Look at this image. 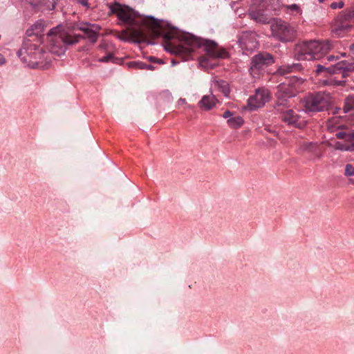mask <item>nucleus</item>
Instances as JSON below:
<instances>
[{
  "instance_id": "b1692460",
  "label": "nucleus",
  "mask_w": 354,
  "mask_h": 354,
  "mask_svg": "<svg viewBox=\"0 0 354 354\" xmlns=\"http://www.w3.org/2000/svg\"><path fill=\"white\" fill-rule=\"evenodd\" d=\"M321 84L323 85H334V86H343L345 84V81H337L335 80L322 81Z\"/></svg>"
},
{
  "instance_id": "c85d7f7f",
  "label": "nucleus",
  "mask_w": 354,
  "mask_h": 354,
  "mask_svg": "<svg viewBox=\"0 0 354 354\" xmlns=\"http://www.w3.org/2000/svg\"><path fill=\"white\" fill-rule=\"evenodd\" d=\"M306 149H309L312 151H314L315 148L317 147V145L313 142H308L304 145Z\"/></svg>"
},
{
  "instance_id": "0eeeda50",
  "label": "nucleus",
  "mask_w": 354,
  "mask_h": 354,
  "mask_svg": "<svg viewBox=\"0 0 354 354\" xmlns=\"http://www.w3.org/2000/svg\"><path fill=\"white\" fill-rule=\"evenodd\" d=\"M330 105L328 97L324 94L318 93L310 95L305 100V109L307 111H320Z\"/></svg>"
},
{
  "instance_id": "72a5a7b5",
  "label": "nucleus",
  "mask_w": 354,
  "mask_h": 354,
  "mask_svg": "<svg viewBox=\"0 0 354 354\" xmlns=\"http://www.w3.org/2000/svg\"><path fill=\"white\" fill-rule=\"evenodd\" d=\"M187 104L186 100L184 98H180L177 102L178 106L185 105Z\"/></svg>"
},
{
  "instance_id": "c756f323",
  "label": "nucleus",
  "mask_w": 354,
  "mask_h": 354,
  "mask_svg": "<svg viewBox=\"0 0 354 354\" xmlns=\"http://www.w3.org/2000/svg\"><path fill=\"white\" fill-rule=\"evenodd\" d=\"M343 6H344V3H343V1H341L339 2L332 3L330 4V8L333 9H336L337 8H341L343 7Z\"/></svg>"
},
{
  "instance_id": "a878e982",
  "label": "nucleus",
  "mask_w": 354,
  "mask_h": 354,
  "mask_svg": "<svg viewBox=\"0 0 354 354\" xmlns=\"http://www.w3.org/2000/svg\"><path fill=\"white\" fill-rule=\"evenodd\" d=\"M28 2L34 7L46 6V0H28Z\"/></svg>"
},
{
  "instance_id": "7ed1b4c3",
  "label": "nucleus",
  "mask_w": 354,
  "mask_h": 354,
  "mask_svg": "<svg viewBox=\"0 0 354 354\" xmlns=\"http://www.w3.org/2000/svg\"><path fill=\"white\" fill-rule=\"evenodd\" d=\"M334 47L330 41H304L298 43L294 48L295 57L298 60H319Z\"/></svg>"
},
{
  "instance_id": "a19ab883",
  "label": "nucleus",
  "mask_w": 354,
  "mask_h": 354,
  "mask_svg": "<svg viewBox=\"0 0 354 354\" xmlns=\"http://www.w3.org/2000/svg\"><path fill=\"white\" fill-rule=\"evenodd\" d=\"M271 9H276V8L274 6H271Z\"/></svg>"
},
{
  "instance_id": "f704fd0d",
  "label": "nucleus",
  "mask_w": 354,
  "mask_h": 354,
  "mask_svg": "<svg viewBox=\"0 0 354 354\" xmlns=\"http://www.w3.org/2000/svg\"><path fill=\"white\" fill-rule=\"evenodd\" d=\"M338 59V57H335L334 55H329L327 57V60L328 62H333Z\"/></svg>"
},
{
  "instance_id": "79ce46f5",
  "label": "nucleus",
  "mask_w": 354,
  "mask_h": 354,
  "mask_svg": "<svg viewBox=\"0 0 354 354\" xmlns=\"http://www.w3.org/2000/svg\"><path fill=\"white\" fill-rule=\"evenodd\" d=\"M345 55H346L345 53H342V54H341V56H342V57H344V56H345Z\"/></svg>"
},
{
  "instance_id": "dca6fc26",
  "label": "nucleus",
  "mask_w": 354,
  "mask_h": 354,
  "mask_svg": "<svg viewBox=\"0 0 354 354\" xmlns=\"http://www.w3.org/2000/svg\"><path fill=\"white\" fill-rule=\"evenodd\" d=\"M217 103V99L212 93H210L203 96L198 102V106L203 110L209 111L215 107Z\"/></svg>"
},
{
  "instance_id": "37998d69",
  "label": "nucleus",
  "mask_w": 354,
  "mask_h": 354,
  "mask_svg": "<svg viewBox=\"0 0 354 354\" xmlns=\"http://www.w3.org/2000/svg\"><path fill=\"white\" fill-rule=\"evenodd\" d=\"M320 3L324 2L325 0H318Z\"/></svg>"
},
{
  "instance_id": "f03ea898",
  "label": "nucleus",
  "mask_w": 354,
  "mask_h": 354,
  "mask_svg": "<svg viewBox=\"0 0 354 354\" xmlns=\"http://www.w3.org/2000/svg\"><path fill=\"white\" fill-rule=\"evenodd\" d=\"M203 47L207 55L201 57L200 64L205 68L213 67L214 64H209V59L225 58L227 52L213 41L201 40L190 34L180 36L178 45L174 46V52L176 54H189L198 47Z\"/></svg>"
},
{
  "instance_id": "393cba45",
  "label": "nucleus",
  "mask_w": 354,
  "mask_h": 354,
  "mask_svg": "<svg viewBox=\"0 0 354 354\" xmlns=\"http://www.w3.org/2000/svg\"><path fill=\"white\" fill-rule=\"evenodd\" d=\"M344 175L346 176H354V166L351 164L346 165Z\"/></svg>"
},
{
  "instance_id": "c9c22d12",
  "label": "nucleus",
  "mask_w": 354,
  "mask_h": 354,
  "mask_svg": "<svg viewBox=\"0 0 354 354\" xmlns=\"http://www.w3.org/2000/svg\"><path fill=\"white\" fill-rule=\"evenodd\" d=\"M80 3L85 7H88V1L87 0H77Z\"/></svg>"
},
{
  "instance_id": "58836bf2",
  "label": "nucleus",
  "mask_w": 354,
  "mask_h": 354,
  "mask_svg": "<svg viewBox=\"0 0 354 354\" xmlns=\"http://www.w3.org/2000/svg\"><path fill=\"white\" fill-rule=\"evenodd\" d=\"M349 182H350L351 184L354 185V178H351L349 180Z\"/></svg>"
},
{
  "instance_id": "4c0bfd02",
  "label": "nucleus",
  "mask_w": 354,
  "mask_h": 354,
  "mask_svg": "<svg viewBox=\"0 0 354 354\" xmlns=\"http://www.w3.org/2000/svg\"><path fill=\"white\" fill-rule=\"evenodd\" d=\"M153 68L154 67L152 65H147V64H145V67L144 68V69L153 70Z\"/></svg>"
},
{
  "instance_id": "7c9ffc66",
  "label": "nucleus",
  "mask_w": 354,
  "mask_h": 354,
  "mask_svg": "<svg viewBox=\"0 0 354 354\" xmlns=\"http://www.w3.org/2000/svg\"><path fill=\"white\" fill-rule=\"evenodd\" d=\"M288 9L292 10V11H295L297 12H300L301 10L299 8V6L297 5V4H292V5H290V6H286Z\"/></svg>"
},
{
  "instance_id": "f3484780",
  "label": "nucleus",
  "mask_w": 354,
  "mask_h": 354,
  "mask_svg": "<svg viewBox=\"0 0 354 354\" xmlns=\"http://www.w3.org/2000/svg\"><path fill=\"white\" fill-rule=\"evenodd\" d=\"M243 123L244 120L243 118L237 115H234L227 120V125L232 129H239Z\"/></svg>"
},
{
  "instance_id": "1a4fd4ad",
  "label": "nucleus",
  "mask_w": 354,
  "mask_h": 354,
  "mask_svg": "<svg viewBox=\"0 0 354 354\" xmlns=\"http://www.w3.org/2000/svg\"><path fill=\"white\" fill-rule=\"evenodd\" d=\"M270 99V94L268 90L265 88L257 89L255 93L248 100V106L251 110L262 107Z\"/></svg>"
},
{
  "instance_id": "f8f14e48",
  "label": "nucleus",
  "mask_w": 354,
  "mask_h": 354,
  "mask_svg": "<svg viewBox=\"0 0 354 354\" xmlns=\"http://www.w3.org/2000/svg\"><path fill=\"white\" fill-rule=\"evenodd\" d=\"M77 29L84 32L86 37L93 43H95L97 39L98 33L100 30V27L97 24L81 23L77 25Z\"/></svg>"
},
{
  "instance_id": "ddd939ff",
  "label": "nucleus",
  "mask_w": 354,
  "mask_h": 354,
  "mask_svg": "<svg viewBox=\"0 0 354 354\" xmlns=\"http://www.w3.org/2000/svg\"><path fill=\"white\" fill-rule=\"evenodd\" d=\"M327 145L337 150L352 151L354 150V133H348L346 139L343 141L335 142L334 144L328 142Z\"/></svg>"
},
{
  "instance_id": "20e7f679",
  "label": "nucleus",
  "mask_w": 354,
  "mask_h": 354,
  "mask_svg": "<svg viewBox=\"0 0 354 354\" xmlns=\"http://www.w3.org/2000/svg\"><path fill=\"white\" fill-rule=\"evenodd\" d=\"M250 15L256 21L263 24L270 23L272 35L281 41H290L296 37L297 31L295 28L281 19H274L270 21L267 15L260 11L251 12Z\"/></svg>"
},
{
  "instance_id": "4468645a",
  "label": "nucleus",
  "mask_w": 354,
  "mask_h": 354,
  "mask_svg": "<svg viewBox=\"0 0 354 354\" xmlns=\"http://www.w3.org/2000/svg\"><path fill=\"white\" fill-rule=\"evenodd\" d=\"M240 43L245 50L252 51L258 46L257 35L254 32H245L241 36Z\"/></svg>"
},
{
  "instance_id": "aec40b11",
  "label": "nucleus",
  "mask_w": 354,
  "mask_h": 354,
  "mask_svg": "<svg viewBox=\"0 0 354 354\" xmlns=\"http://www.w3.org/2000/svg\"><path fill=\"white\" fill-rule=\"evenodd\" d=\"M148 26L151 28L153 35L155 37H158L161 35V31L159 28V24L156 21L154 20H149Z\"/></svg>"
},
{
  "instance_id": "473e14b6",
  "label": "nucleus",
  "mask_w": 354,
  "mask_h": 354,
  "mask_svg": "<svg viewBox=\"0 0 354 354\" xmlns=\"http://www.w3.org/2000/svg\"><path fill=\"white\" fill-rule=\"evenodd\" d=\"M234 115L235 114L230 111H225L223 114V117L224 118L227 119V120L229 118L233 117Z\"/></svg>"
},
{
  "instance_id": "39448f33",
  "label": "nucleus",
  "mask_w": 354,
  "mask_h": 354,
  "mask_svg": "<svg viewBox=\"0 0 354 354\" xmlns=\"http://www.w3.org/2000/svg\"><path fill=\"white\" fill-rule=\"evenodd\" d=\"M110 12L115 15L119 20L127 25H132L136 22V12L129 7L115 3L109 5Z\"/></svg>"
},
{
  "instance_id": "a211bd4d",
  "label": "nucleus",
  "mask_w": 354,
  "mask_h": 354,
  "mask_svg": "<svg viewBox=\"0 0 354 354\" xmlns=\"http://www.w3.org/2000/svg\"><path fill=\"white\" fill-rule=\"evenodd\" d=\"M214 86L216 87L225 97L230 95V88L227 82L223 80H215Z\"/></svg>"
},
{
  "instance_id": "e433bc0d",
  "label": "nucleus",
  "mask_w": 354,
  "mask_h": 354,
  "mask_svg": "<svg viewBox=\"0 0 354 354\" xmlns=\"http://www.w3.org/2000/svg\"><path fill=\"white\" fill-rule=\"evenodd\" d=\"M6 63V59L4 58V57L0 54V66H2L3 64H5Z\"/></svg>"
},
{
  "instance_id": "2f4dec72",
  "label": "nucleus",
  "mask_w": 354,
  "mask_h": 354,
  "mask_svg": "<svg viewBox=\"0 0 354 354\" xmlns=\"http://www.w3.org/2000/svg\"><path fill=\"white\" fill-rule=\"evenodd\" d=\"M348 134V133L339 131L336 133V136L338 139L342 140L343 141L344 139H346Z\"/></svg>"
},
{
  "instance_id": "4be33fe9",
  "label": "nucleus",
  "mask_w": 354,
  "mask_h": 354,
  "mask_svg": "<svg viewBox=\"0 0 354 354\" xmlns=\"http://www.w3.org/2000/svg\"><path fill=\"white\" fill-rule=\"evenodd\" d=\"M127 66L128 68H130L144 70V68L145 67V64L140 61H133L127 63Z\"/></svg>"
},
{
  "instance_id": "f257e3e1",
  "label": "nucleus",
  "mask_w": 354,
  "mask_h": 354,
  "mask_svg": "<svg viewBox=\"0 0 354 354\" xmlns=\"http://www.w3.org/2000/svg\"><path fill=\"white\" fill-rule=\"evenodd\" d=\"M42 30L41 24H36L32 29L27 30L30 38L24 42L18 52L21 59L32 68L47 66L52 61L50 53L60 56L65 52L64 43H71L65 38L66 34L60 26L52 28L45 39L38 37Z\"/></svg>"
},
{
  "instance_id": "412c9836",
  "label": "nucleus",
  "mask_w": 354,
  "mask_h": 354,
  "mask_svg": "<svg viewBox=\"0 0 354 354\" xmlns=\"http://www.w3.org/2000/svg\"><path fill=\"white\" fill-rule=\"evenodd\" d=\"M354 109V94L348 95L345 100L344 112L347 113Z\"/></svg>"
},
{
  "instance_id": "5701e85b",
  "label": "nucleus",
  "mask_w": 354,
  "mask_h": 354,
  "mask_svg": "<svg viewBox=\"0 0 354 354\" xmlns=\"http://www.w3.org/2000/svg\"><path fill=\"white\" fill-rule=\"evenodd\" d=\"M130 34L133 39L135 40H142L145 38L144 32L140 30H131L130 31Z\"/></svg>"
},
{
  "instance_id": "cd10ccee",
  "label": "nucleus",
  "mask_w": 354,
  "mask_h": 354,
  "mask_svg": "<svg viewBox=\"0 0 354 354\" xmlns=\"http://www.w3.org/2000/svg\"><path fill=\"white\" fill-rule=\"evenodd\" d=\"M111 59H112V54L111 53H109L106 56H104V57H103L102 58H99L98 59V62H108Z\"/></svg>"
},
{
  "instance_id": "bb28decb",
  "label": "nucleus",
  "mask_w": 354,
  "mask_h": 354,
  "mask_svg": "<svg viewBox=\"0 0 354 354\" xmlns=\"http://www.w3.org/2000/svg\"><path fill=\"white\" fill-rule=\"evenodd\" d=\"M337 120V118H333L331 120H329L326 124L327 129L330 131H333L335 130V127H333V123H335Z\"/></svg>"
},
{
  "instance_id": "ea45409f",
  "label": "nucleus",
  "mask_w": 354,
  "mask_h": 354,
  "mask_svg": "<svg viewBox=\"0 0 354 354\" xmlns=\"http://www.w3.org/2000/svg\"><path fill=\"white\" fill-rule=\"evenodd\" d=\"M350 48H351V50H353V51H354V44L351 45V46H350Z\"/></svg>"
},
{
  "instance_id": "9d476101",
  "label": "nucleus",
  "mask_w": 354,
  "mask_h": 354,
  "mask_svg": "<svg viewBox=\"0 0 354 354\" xmlns=\"http://www.w3.org/2000/svg\"><path fill=\"white\" fill-rule=\"evenodd\" d=\"M354 24V8L339 17L335 22V31L348 30Z\"/></svg>"
},
{
  "instance_id": "6ab92c4d",
  "label": "nucleus",
  "mask_w": 354,
  "mask_h": 354,
  "mask_svg": "<svg viewBox=\"0 0 354 354\" xmlns=\"http://www.w3.org/2000/svg\"><path fill=\"white\" fill-rule=\"evenodd\" d=\"M300 65L298 64H294L292 65H284L279 67L278 73L281 75H285L289 73L294 72L295 71L300 70Z\"/></svg>"
},
{
  "instance_id": "6e6552de",
  "label": "nucleus",
  "mask_w": 354,
  "mask_h": 354,
  "mask_svg": "<svg viewBox=\"0 0 354 354\" xmlns=\"http://www.w3.org/2000/svg\"><path fill=\"white\" fill-rule=\"evenodd\" d=\"M272 57L268 53H261L255 55L252 59L250 67V73L254 78L260 77L261 71L264 67L273 63Z\"/></svg>"
},
{
  "instance_id": "9b49d317",
  "label": "nucleus",
  "mask_w": 354,
  "mask_h": 354,
  "mask_svg": "<svg viewBox=\"0 0 354 354\" xmlns=\"http://www.w3.org/2000/svg\"><path fill=\"white\" fill-rule=\"evenodd\" d=\"M286 104H283V102L280 104L279 102L276 104V110L281 114L282 120L288 124L299 126V115L292 109H286Z\"/></svg>"
},
{
  "instance_id": "423d86ee",
  "label": "nucleus",
  "mask_w": 354,
  "mask_h": 354,
  "mask_svg": "<svg viewBox=\"0 0 354 354\" xmlns=\"http://www.w3.org/2000/svg\"><path fill=\"white\" fill-rule=\"evenodd\" d=\"M354 71V58H353L351 61H342L338 62L334 66H331L329 67H325L322 65L317 64V68L315 71L316 75H321L323 72H326L328 74H335L338 72L342 71L343 77H346L347 76L348 72H351Z\"/></svg>"
},
{
  "instance_id": "2eb2a0df",
  "label": "nucleus",
  "mask_w": 354,
  "mask_h": 354,
  "mask_svg": "<svg viewBox=\"0 0 354 354\" xmlns=\"http://www.w3.org/2000/svg\"><path fill=\"white\" fill-rule=\"evenodd\" d=\"M277 102H279L280 104L283 102V104H286V97H292L295 93L292 90V87L290 85L283 83L278 86V92H277Z\"/></svg>"
}]
</instances>
